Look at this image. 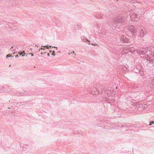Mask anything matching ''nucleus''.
I'll use <instances>...</instances> for the list:
<instances>
[{
  "instance_id": "nucleus-13",
  "label": "nucleus",
  "mask_w": 154,
  "mask_h": 154,
  "mask_svg": "<svg viewBox=\"0 0 154 154\" xmlns=\"http://www.w3.org/2000/svg\"><path fill=\"white\" fill-rule=\"evenodd\" d=\"M143 106L142 105H139L137 106V108L138 110H141L143 109Z\"/></svg>"
},
{
  "instance_id": "nucleus-31",
  "label": "nucleus",
  "mask_w": 154,
  "mask_h": 154,
  "mask_svg": "<svg viewBox=\"0 0 154 154\" xmlns=\"http://www.w3.org/2000/svg\"><path fill=\"white\" fill-rule=\"evenodd\" d=\"M47 55L48 57H50V54L49 53L47 54Z\"/></svg>"
},
{
  "instance_id": "nucleus-20",
  "label": "nucleus",
  "mask_w": 154,
  "mask_h": 154,
  "mask_svg": "<svg viewBox=\"0 0 154 154\" xmlns=\"http://www.w3.org/2000/svg\"><path fill=\"white\" fill-rule=\"evenodd\" d=\"M3 91H5V88L4 87H3V88L2 89L0 90V92H3Z\"/></svg>"
},
{
  "instance_id": "nucleus-5",
  "label": "nucleus",
  "mask_w": 154,
  "mask_h": 154,
  "mask_svg": "<svg viewBox=\"0 0 154 154\" xmlns=\"http://www.w3.org/2000/svg\"><path fill=\"white\" fill-rule=\"evenodd\" d=\"M147 49H144V48L138 49L137 50V52L139 54L143 55L146 54L147 52Z\"/></svg>"
},
{
  "instance_id": "nucleus-19",
  "label": "nucleus",
  "mask_w": 154,
  "mask_h": 154,
  "mask_svg": "<svg viewBox=\"0 0 154 154\" xmlns=\"http://www.w3.org/2000/svg\"><path fill=\"white\" fill-rule=\"evenodd\" d=\"M18 53L19 54L20 56H21L23 57L25 56V53L24 54H23L22 53H20V52H18Z\"/></svg>"
},
{
  "instance_id": "nucleus-41",
  "label": "nucleus",
  "mask_w": 154,
  "mask_h": 154,
  "mask_svg": "<svg viewBox=\"0 0 154 154\" xmlns=\"http://www.w3.org/2000/svg\"><path fill=\"white\" fill-rule=\"evenodd\" d=\"M107 90H106V92H107Z\"/></svg>"
},
{
  "instance_id": "nucleus-43",
  "label": "nucleus",
  "mask_w": 154,
  "mask_h": 154,
  "mask_svg": "<svg viewBox=\"0 0 154 154\" xmlns=\"http://www.w3.org/2000/svg\"><path fill=\"white\" fill-rule=\"evenodd\" d=\"M13 46H12V47H11V48H13Z\"/></svg>"
},
{
  "instance_id": "nucleus-42",
  "label": "nucleus",
  "mask_w": 154,
  "mask_h": 154,
  "mask_svg": "<svg viewBox=\"0 0 154 154\" xmlns=\"http://www.w3.org/2000/svg\"><path fill=\"white\" fill-rule=\"evenodd\" d=\"M88 44H90V43H88Z\"/></svg>"
},
{
  "instance_id": "nucleus-26",
  "label": "nucleus",
  "mask_w": 154,
  "mask_h": 154,
  "mask_svg": "<svg viewBox=\"0 0 154 154\" xmlns=\"http://www.w3.org/2000/svg\"><path fill=\"white\" fill-rule=\"evenodd\" d=\"M125 127V126H124V125H121L120 127L121 128H123V127Z\"/></svg>"
},
{
  "instance_id": "nucleus-2",
  "label": "nucleus",
  "mask_w": 154,
  "mask_h": 154,
  "mask_svg": "<svg viewBox=\"0 0 154 154\" xmlns=\"http://www.w3.org/2000/svg\"><path fill=\"white\" fill-rule=\"evenodd\" d=\"M11 94L13 95H16L17 96H26L29 95L27 93H26V91H24L23 92H15L14 89H12L10 91Z\"/></svg>"
},
{
  "instance_id": "nucleus-22",
  "label": "nucleus",
  "mask_w": 154,
  "mask_h": 154,
  "mask_svg": "<svg viewBox=\"0 0 154 154\" xmlns=\"http://www.w3.org/2000/svg\"><path fill=\"white\" fill-rule=\"evenodd\" d=\"M54 53H55V52L54 51H53V53L51 54L52 55L54 56L55 55Z\"/></svg>"
},
{
  "instance_id": "nucleus-11",
  "label": "nucleus",
  "mask_w": 154,
  "mask_h": 154,
  "mask_svg": "<svg viewBox=\"0 0 154 154\" xmlns=\"http://www.w3.org/2000/svg\"><path fill=\"white\" fill-rule=\"evenodd\" d=\"M97 18L103 19L104 17V16L101 14H98V15L96 16Z\"/></svg>"
},
{
  "instance_id": "nucleus-10",
  "label": "nucleus",
  "mask_w": 154,
  "mask_h": 154,
  "mask_svg": "<svg viewBox=\"0 0 154 154\" xmlns=\"http://www.w3.org/2000/svg\"><path fill=\"white\" fill-rule=\"evenodd\" d=\"M91 92H90L91 94L93 95H96L97 94L95 91H97V90L95 88H93L92 89H91Z\"/></svg>"
},
{
  "instance_id": "nucleus-37",
  "label": "nucleus",
  "mask_w": 154,
  "mask_h": 154,
  "mask_svg": "<svg viewBox=\"0 0 154 154\" xmlns=\"http://www.w3.org/2000/svg\"><path fill=\"white\" fill-rule=\"evenodd\" d=\"M91 45H95V44L94 45V44L93 43H92Z\"/></svg>"
},
{
  "instance_id": "nucleus-29",
  "label": "nucleus",
  "mask_w": 154,
  "mask_h": 154,
  "mask_svg": "<svg viewBox=\"0 0 154 154\" xmlns=\"http://www.w3.org/2000/svg\"><path fill=\"white\" fill-rule=\"evenodd\" d=\"M136 26L137 27V28H139V24H137V25H136Z\"/></svg>"
},
{
  "instance_id": "nucleus-27",
  "label": "nucleus",
  "mask_w": 154,
  "mask_h": 154,
  "mask_svg": "<svg viewBox=\"0 0 154 154\" xmlns=\"http://www.w3.org/2000/svg\"><path fill=\"white\" fill-rule=\"evenodd\" d=\"M15 57H16V58H18V57H19V55H16V56H15Z\"/></svg>"
},
{
  "instance_id": "nucleus-38",
  "label": "nucleus",
  "mask_w": 154,
  "mask_h": 154,
  "mask_svg": "<svg viewBox=\"0 0 154 154\" xmlns=\"http://www.w3.org/2000/svg\"><path fill=\"white\" fill-rule=\"evenodd\" d=\"M28 54H26V56H28Z\"/></svg>"
},
{
  "instance_id": "nucleus-40",
  "label": "nucleus",
  "mask_w": 154,
  "mask_h": 154,
  "mask_svg": "<svg viewBox=\"0 0 154 154\" xmlns=\"http://www.w3.org/2000/svg\"><path fill=\"white\" fill-rule=\"evenodd\" d=\"M49 46L50 47H51V46Z\"/></svg>"
},
{
  "instance_id": "nucleus-24",
  "label": "nucleus",
  "mask_w": 154,
  "mask_h": 154,
  "mask_svg": "<svg viewBox=\"0 0 154 154\" xmlns=\"http://www.w3.org/2000/svg\"><path fill=\"white\" fill-rule=\"evenodd\" d=\"M28 54H31V56H34V54L32 53H28Z\"/></svg>"
},
{
  "instance_id": "nucleus-16",
  "label": "nucleus",
  "mask_w": 154,
  "mask_h": 154,
  "mask_svg": "<svg viewBox=\"0 0 154 154\" xmlns=\"http://www.w3.org/2000/svg\"><path fill=\"white\" fill-rule=\"evenodd\" d=\"M27 146H28L27 145H26L23 146V149L24 150H26L27 149Z\"/></svg>"
},
{
  "instance_id": "nucleus-33",
  "label": "nucleus",
  "mask_w": 154,
  "mask_h": 154,
  "mask_svg": "<svg viewBox=\"0 0 154 154\" xmlns=\"http://www.w3.org/2000/svg\"><path fill=\"white\" fill-rule=\"evenodd\" d=\"M52 48H57V47H56L55 46H52Z\"/></svg>"
},
{
  "instance_id": "nucleus-15",
  "label": "nucleus",
  "mask_w": 154,
  "mask_h": 154,
  "mask_svg": "<svg viewBox=\"0 0 154 154\" xmlns=\"http://www.w3.org/2000/svg\"><path fill=\"white\" fill-rule=\"evenodd\" d=\"M47 47V48H49V47H48V46H47V45H45V46H42V47L41 48H40V49L39 50V51H40V50H42V49H43V50H45V49L44 48H43L42 47Z\"/></svg>"
},
{
  "instance_id": "nucleus-3",
  "label": "nucleus",
  "mask_w": 154,
  "mask_h": 154,
  "mask_svg": "<svg viewBox=\"0 0 154 154\" xmlns=\"http://www.w3.org/2000/svg\"><path fill=\"white\" fill-rule=\"evenodd\" d=\"M140 16L137 14L133 13L131 15L130 18L131 21H138L139 20Z\"/></svg>"
},
{
  "instance_id": "nucleus-39",
  "label": "nucleus",
  "mask_w": 154,
  "mask_h": 154,
  "mask_svg": "<svg viewBox=\"0 0 154 154\" xmlns=\"http://www.w3.org/2000/svg\"><path fill=\"white\" fill-rule=\"evenodd\" d=\"M128 127H129V128L131 127V126L130 125H128Z\"/></svg>"
},
{
  "instance_id": "nucleus-45",
  "label": "nucleus",
  "mask_w": 154,
  "mask_h": 154,
  "mask_svg": "<svg viewBox=\"0 0 154 154\" xmlns=\"http://www.w3.org/2000/svg\"><path fill=\"white\" fill-rule=\"evenodd\" d=\"M28 55H30L31 54H28Z\"/></svg>"
},
{
  "instance_id": "nucleus-6",
  "label": "nucleus",
  "mask_w": 154,
  "mask_h": 154,
  "mask_svg": "<svg viewBox=\"0 0 154 154\" xmlns=\"http://www.w3.org/2000/svg\"><path fill=\"white\" fill-rule=\"evenodd\" d=\"M129 31H131L133 34H137V30L135 27L133 25H130L128 27Z\"/></svg>"
},
{
  "instance_id": "nucleus-30",
  "label": "nucleus",
  "mask_w": 154,
  "mask_h": 154,
  "mask_svg": "<svg viewBox=\"0 0 154 154\" xmlns=\"http://www.w3.org/2000/svg\"><path fill=\"white\" fill-rule=\"evenodd\" d=\"M151 55H152V57H154V53H153V54H151Z\"/></svg>"
},
{
  "instance_id": "nucleus-7",
  "label": "nucleus",
  "mask_w": 154,
  "mask_h": 154,
  "mask_svg": "<svg viewBox=\"0 0 154 154\" xmlns=\"http://www.w3.org/2000/svg\"><path fill=\"white\" fill-rule=\"evenodd\" d=\"M120 40L122 42L128 43L129 42V39L125 36L122 35L120 38Z\"/></svg>"
},
{
  "instance_id": "nucleus-32",
  "label": "nucleus",
  "mask_w": 154,
  "mask_h": 154,
  "mask_svg": "<svg viewBox=\"0 0 154 154\" xmlns=\"http://www.w3.org/2000/svg\"><path fill=\"white\" fill-rule=\"evenodd\" d=\"M143 109H146V107H145V106H143Z\"/></svg>"
},
{
  "instance_id": "nucleus-18",
  "label": "nucleus",
  "mask_w": 154,
  "mask_h": 154,
  "mask_svg": "<svg viewBox=\"0 0 154 154\" xmlns=\"http://www.w3.org/2000/svg\"><path fill=\"white\" fill-rule=\"evenodd\" d=\"M147 61H149V63H152V64L153 63H154L153 62V60H148V59L147 60Z\"/></svg>"
},
{
  "instance_id": "nucleus-35",
  "label": "nucleus",
  "mask_w": 154,
  "mask_h": 154,
  "mask_svg": "<svg viewBox=\"0 0 154 154\" xmlns=\"http://www.w3.org/2000/svg\"><path fill=\"white\" fill-rule=\"evenodd\" d=\"M152 123H151V124H150L151 125L153 123H154V122L153 121H152Z\"/></svg>"
},
{
  "instance_id": "nucleus-21",
  "label": "nucleus",
  "mask_w": 154,
  "mask_h": 154,
  "mask_svg": "<svg viewBox=\"0 0 154 154\" xmlns=\"http://www.w3.org/2000/svg\"><path fill=\"white\" fill-rule=\"evenodd\" d=\"M96 24L97 25V26H96L97 27H98V28H100V25H99V24H97V23H96Z\"/></svg>"
},
{
  "instance_id": "nucleus-8",
  "label": "nucleus",
  "mask_w": 154,
  "mask_h": 154,
  "mask_svg": "<svg viewBox=\"0 0 154 154\" xmlns=\"http://www.w3.org/2000/svg\"><path fill=\"white\" fill-rule=\"evenodd\" d=\"M133 71L136 73H138L141 71V69L139 67L138 68L135 67L133 69Z\"/></svg>"
},
{
  "instance_id": "nucleus-36",
  "label": "nucleus",
  "mask_w": 154,
  "mask_h": 154,
  "mask_svg": "<svg viewBox=\"0 0 154 154\" xmlns=\"http://www.w3.org/2000/svg\"><path fill=\"white\" fill-rule=\"evenodd\" d=\"M49 52H50V53H51V52H52V51L51 50H50V51Z\"/></svg>"
},
{
  "instance_id": "nucleus-46",
  "label": "nucleus",
  "mask_w": 154,
  "mask_h": 154,
  "mask_svg": "<svg viewBox=\"0 0 154 154\" xmlns=\"http://www.w3.org/2000/svg\"><path fill=\"white\" fill-rule=\"evenodd\" d=\"M146 56H147V57L148 56V55H146Z\"/></svg>"
},
{
  "instance_id": "nucleus-9",
  "label": "nucleus",
  "mask_w": 154,
  "mask_h": 154,
  "mask_svg": "<svg viewBox=\"0 0 154 154\" xmlns=\"http://www.w3.org/2000/svg\"><path fill=\"white\" fill-rule=\"evenodd\" d=\"M149 83L151 84L150 85H151V86L152 87H153L154 86V78L153 79H150L149 80Z\"/></svg>"
},
{
  "instance_id": "nucleus-34",
  "label": "nucleus",
  "mask_w": 154,
  "mask_h": 154,
  "mask_svg": "<svg viewBox=\"0 0 154 154\" xmlns=\"http://www.w3.org/2000/svg\"><path fill=\"white\" fill-rule=\"evenodd\" d=\"M32 48H31L30 49V50L31 51H32Z\"/></svg>"
},
{
  "instance_id": "nucleus-12",
  "label": "nucleus",
  "mask_w": 154,
  "mask_h": 154,
  "mask_svg": "<svg viewBox=\"0 0 154 154\" xmlns=\"http://www.w3.org/2000/svg\"><path fill=\"white\" fill-rule=\"evenodd\" d=\"M81 39L82 40H83L84 42H86V41H87L88 42H90V41H89L87 39L85 36H83L82 37H81Z\"/></svg>"
},
{
  "instance_id": "nucleus-17",
  "label": "nucleus",
  "mask_w": 154,
  "mask_h": 154,
  "mask_svg": "<svg viewBox=\"0 0 154 154\" xmlns=\"http://www.w3.org/2000/svg\"><path fill=\"white\" fill-rule=\"evenodd\" d=\"M10 57H12L11 55H10V54H8L6 56V58H8ZM12 57H13V56H12Z\"/></svg>"
},
{
  "instance_id": "nucleus-14",
  "label": "nucleus",
  "mask_w": 154,
  "mask_h": 154,
  "mask_svg": "<svg viewBox=\"0 0 154 154\" xmlns=\"http://www.w3.org/2000/svg\"><path fill=\"white\" fill-rule=\"evenodd\" d=\"M80 25L81 24H77L76 25H75L74 27L75 29H77L80 28Z\"/></svg>"
},
{
  "instance_id": "nucleus-28",
  "label": "nucleus",
  "mask_w": 154,
  "mask_h": 154,
  "mask_svg": "<svg viewBox=\"0 0 154 154\" xmlns=\"http://www.w3.org/2000/svg\"><path fill=\"white\" fill-rule=\"evenodd\" d=\"M45 53H45H43V52H41V55H43V54H44Z\"/></svg>"
},
{
  "instance_id": "nucleus-1",
  "label": "nucleus",
  "mask_w": 154,
  "mask_h": 154,
  "mask_svg": "<svg viewBox=\"0 0 154 154\" xmlns=\"http://www.w3.org/2000/svg\"><path fill=\"white\" fill-rule=\"evenodd\" d=\"M113 22L112 23V26L116 28H119L121 24L122 23H125L127 22L126 19L123 17H115L113 20Z\"/></svg>"
},
{
  "instance_id": "nucleus-4",
  "label": "nucleus",
  "mask_w": 154,
  "mask_h": 154,
  "mask_svg": "<svg viewBox=\"0 0 154 154\" xmlns=\"http://www.w3.org/2000/svg\"><path fill=\"white\" fill-rule=\"evenodd\" d=\"M146 33L147 32L146 31L145 29L144 28H142L139 31L138 35L140 37H143Z\"/></svg>"
},
{
  "instance_id": "nucleus-25",
  "label": "nucleus",
  "mask_w": 154,
  "mask_h": 154,
  "mask_svg": "<svg viewBox=\"0 0 154 154\" xmlns=\"http://www.w3.org/2000/svg\"><path fill=\"white\" fill-rule=\"evenodd\" d=\"M111 99V98H109V99ZM112 100L113 101H114L115 100H114V97H112Z\"/></svg>"
},
{
  "instance_id": "nucleus-23",
  "label": "nucleus",
  "mask_w": 154,
  "mask_h": 154,
  "mask_svg": "<svg viewBox=\"0 0 154 154\" xmlns=\"http://www.w3.org/2000/svg\"><path fill=\"white\" fill-rule=\"evenodd\" d=\"M124 125L125 126V127H126V128H129V127H128V125H127L125 124Z\"/></svg>"
},
{
  "instance_id": "nucleus-44",
  "label": "nucleus",
  "mask_w": 154,
  "mask_h": 154,
  "mask_svg": "<svg viewBox=\"0 0 154 154\" xmlns=\"http://www.w3.org/2000/svg\"><path fill=\"white\" fill-rule=\"evenodd\" d=\"M73 52L74 53V51H73Z\"/></svg>"
}]
</instances>
